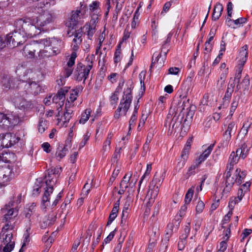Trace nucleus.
Listing matches in <instances>:
<instances>
[{
	"mask_svg": "<svg viewBox=\"0 0 252 252\" xmlns=\"http://www.w3.org/2000/svg\"><path fill=\"white\" fill-rule=\"evenodd\" d=\"M91 133L89 131H87L83 136V139L82 141L80 142L79 145V149H81L85 145L87 142L88 141L91 136Z\"/></svg>",
	"mask_w": 252,
	"mask_h": 252,
	"instance_id": "37998d69",
	"label": "nucleus"
},
{
	"mask_svg": "<svg viewBox=\"0 0 252 252\" xmlns=\"http://www.w3.org/2000/svg\"><path fill=\"white\" fill-rule=\"evenodd\" d=\"M100 5V2L96 0L93 1L89 5V11L91 19L98 20V17L101 15V13Z\"/></svg>",
	"mask_w": 252,
	"mask_h": 252,
	"instance_id": "f3484780",
	"label": "nucleus"
},
{
	"mask_svg": "<svg viewBox=\"0 0 252 252\" xmlns=\"http://www.w3.org/2000/svg\"><path fill=\"white\" fill-rule=\"evenodd\" d=\"M35 74L31 70H28L26 71L22 79V83L26 82L25 86L30 87L31 92L33 94H37L40 92L41 87L35 81H32L31 80L35 79Z\"/></svg>",
	"mask_w": 252,
	"mask_h": 252,
	"instance_id": "1a4fd4ad",
	"label": "nucleus"
},
{
	"mask_svg": "<svg viewBox=\"0 0 252 252\" xmlns=\"http://www.w3.org/2000/svg\"><path fill=\"white\" fill-rule=\"evenodd\" d=\"M202 222V220L200 218H196L194 220L193 222V228L197 232L200 228Z\"/></svg>",
	"mask_w": 252,
	"mask_h": 252,
	"instance_id": "c03bdc74",
	"label": "nucleus"
},
{
	"mask_svg": "<svg viewBox=\"0 0 252 252\" xmlns=\"http://www.w3.org/2000/svg\"><path fill=\"white\" fill-rule=\"evenodd\" d=\"M250 85V80L248 76H246L244 79L242 83L240 84H238L237 87L240 89L241 87V85L242 86V88L246 89Z\"/></svg>",
	"mask_w": 252,
	"mask_h": 252,
	"instance_id": "79ce46f5",
	"label": "nucleus"
},
{
	"mask_svg": "<svg viewBox=\"0 0 252 252\" xmlns=\"http://www.w3.org/2000/svg\"><path fill=\"white\" fill-rule=\"evenodd\" d=\"M224 126L226 129L223 133V138L227 144L231 139L232 133L236 131L237 126L235 122L232 121L229 122L227 124H224Z\"/></svg>",
	"mask_w": 252,
	"mask_h": 252,
	"instance_id": "dca6fc26",
	"label": "nucleus"
},
{
	"mask_svg": "<svg viewBox=\"0 0 252 252\" xmlns=\"http://www.w3.org/2000/svg\"><path fill=\"white\" fill-rule=\"evenodd\" d=\"M37 13V16H27L15 20L14 32L7 34L4 40L0 36V50L7 45L11 47L23 45L28 38L51 30L50 24L54 22L55 14L49 11H38Z\"/></svg>",
	"mask_w": 252,
	"mask_h": 252,
	"instance_id": "f257e3e1",
	"label": "nucleus"
},
{
	"mask_svg": "<svg viewBox=\"0 0 252 252\" xmlns=\"http://www.w3.org/2000/svg\"><path fill=\"white\" fill-rule=\"evenodd\" d=\"M10 137V141H10V143L11 146L18 143V141L20 140V138L18 136H17L15 134L11 133Z\"/></svg>",
	"mask_w": 252,
	"mask_h": 252,
	"instance_id": "bf43d9fd",
	"label": "nucleus"
},
{
	"mask_svg": "<svg viewBox=\"0 0 252 252\" xmlns=\"http://www.w3.org/2000/svg\"><path fill=\"white\" fill-rule=\"evenodd\" d=\"M131 89L130 87H127L125 89L124 94L120 100L119 105L115 112L114 117L118 119L121 116L126 115L132 101Z\"/></svg>",
	"mask_w": 252,
	"mask_h": 252,
	"instance_id": "0eeeda50",
	"label": "nucleus"
},
{
	"mask_svg": "<svg viewBox=\"0 0 252 252\" xmlns=\"http://www.w3.org/2000/svg\"><path fill=\"white\" fill-rule=\"evenodd\" d=\"M19 122L18 116L13 113L4 114L0 112V128L7 129Z\"/></svg>",
	"mask_w": 252,
	"mask_h": 252,
	"instance_id": "9d476101",
	"label": "nucleus"
},
{
	"mask_svg": "<svg viewBox=\"0 0 252 252\" xmlns=\"http://www.w3.org/2000/svg\"><path fill=\"white\" fill-rule=\"evenodd\" d=\"M132 173L131 172L127 173L123 178L120 184V188H122L123 192L125 191V189H126L129 186V182L132 176Z\"/></svg>",
	"mask_w": 252,
	"mask_h": 252,
	"instance_id": "bb28decb",
	"label": "nucleus"
},
{
	"mask_svg": "<svg viewBox=\"0 0 252 252\" xmlns=\"http://www.w3.org/2000/svg\"><path fill=\"white\" fill-rule=\"evenodd\" d=\"M92 67L91 64L85 65L82 63H78L74 72L77 80L85 81L87 78Z\"/></svg>",
	"mask_w": 252,
	"mask_h": 252,
	"instance_id": "ddd939ff",
	"label": "nucleus"
},
{
	"mask_svg": "<svg viewBox=\"0 0 252 252\" xmlns=\"http://www.w3.org/2000/svg\"><path fill=\"white\" fill-rule=\"evenodd\" d=\"M251 147V141H247L246 142L241 145L240 148L237 149V155H239L240 157H241L242 158L244 159L246 158Z\"/></svg>",
	"mask_w": 252,
	"mask_h": 252,
	"instance_id": "412c9836",
	"label": "nucleus"
},
{
	"mask_svg": "<svg viewBox=\"0 0 252 252\" xmlns=\"http://www.w3.org/2000/svg\"><path fill=\"white\" fill-rule=\"evenodd\" d=\"M205 207L204 203L202 201H199L196 207V213L200 214L204 210Z\"/></svg>",
	"mask_w": 252,
	"mask_h": 252,
	"instance_id": "6e6d98bb",
	"label": "nucleus"
},
{
	"mask_svg": "<svg viewBox=\"0 0 252 252\" xmlns=\"http://www.w3.org/2000/svg\"><path fill=\"white\" fill-rule=\"evenodd\" d=\"M39 49H40L38 53V57L39 58H48L56 55L55 52L53 51L51 47H50L49 46L43 45L42 48Z\"/></svg>",
	"mask_w": 252,
	"mask_h": 252,
	"instance_id": "b1692460",
	"label": "nucleus"
},
{
	"mask_svg": "<svg viewBox=\"0 0 252 252\" xmlns=\"http://www.w3.org/2000/svg\"><path fill=\"white\" fill-rule=\"evenodd\" d=\"M92 110L91 108H87L81 114V117L79 120V123L84 124L89 120L91 117V114ZM93 117V116H91Z\"/></svg>",
	"mask_w": 252,
	"mask_h": 252,
	"instance_id": "c85d7f7f",
	"label": "nucleus"
},
{
	"mask_svg": "<svg viewBox=\"0 0 252 252\" xmlns=\"http://www.w3.org/2000/svg\"><path fill=\"white\" fill-rule=\"evenodd\" d=\"M111 141L109 140H105L103 145L102 151L104 153L109 152L111 149Z\"/></svg>",
	"mask_w": 252,
	"mask_h": 252,
	"instance_id": "4d7b16f0",
	"label": "nucleus"
},
{
	"mask_svg": "<svg viewBox=\"0 0 252 252\" xmlns=\"http://www.w3.org/2000/svg\"><path fill=\"white\" fill-rule=\"evenodd\" d=\"M1 135H2V144L3 146V148H9L11 147L10 143V141H11V133H7L4 134H1Z\"/></svg>",
	"mask_w": 252,
	"mask_h": 252,
	"instance_id": "473e14b6",
	"label": "nucleus"
},
{
	"mask_svg": "<svg viewBox=\"0 0 252 252\" xmlns=\"http://www.w3.org/2000/svg\"><path fill=\"white\" fill-rule=\"evenodd\" d=\"M167 98V95L166 94L165 95L160 96L158 98V105L161 108L163 107V104L165 102Z\"/></svg>",
	"mask_w": 252,
	"mask_h": 252,
	"instance_id": "338daca9",
	"label": "nucleus"
},
{
	"mask_svg": "<svg viewBox=\"0 0 252 252\" xmlns=\"http://www.w3.org/2000/svg\"><path fill=\"white\" fill-rule=\"evenodd\" d=\"M71 141V140L67 139L64 144L58 143L54 155L57 160L61 161L67 155L68 149L70 147Z\"/></svg>",
	"mask_w": 252,
	"mask_h": 252,
	"instance_id": "4468645a",
	"label": "nucleus"
},
{
	"mask_svg": "<svg viewBox=\"0 0 252 252\" xmlns=\"http://www.w3.org/2000/svg\"><path fill=\"white\" fill-rule=\"evenodd\" d=\"M78 24L73 13H71V16L68 18L65 21L66 26L70 29H74Z\"/></svg>",
	"mask_w": 252,
	"mask_h": 252,
	"instance_id": "cd10ccee",
	"label": "nucleus"
},
{
	"mask_svg": "<svg viewBox=\"0 0 252 252\" xmlns=\"http://www.w3.org/2000/svg\"><path fill=\"white\" fill-rule=\"evenodd\" d=\"M61 171V168L55 167L49 169L45 173L44 182L40 183V179L37 180V182L41 184V185H36L34 187L33 193L38 194L42 188L44 190L41 202V209L44 211L50 205V195L53 191L54 186L57 182Z\"/></svg>",
	"mask_w": 252,
	"mask_h": 252,
	"instance_id": "f03ea898",
	"label": "nucleus"
},
{
	"mask_svg": "<svg viewBox=\"0 0 252 252\" xmlns=\"http://www.w3.org/2000/svg\"><path fill=\"white\" fill-rule=\"evenodd\" d=\"M246 173L245 171H241L240 169H237L234 173L232 175L230 169L225 172L224 175V187L222 190V195L227 194L231 190L235 183L240 185L242 181L245 178Z\"/></svg>",
	"mask_w": 252,
	"mask_h": 252,
	"instance_id": "423d86ee",
	"label": "nucleus"
},
{
	"mask_svg": "<svg viewBox=\"0 0 252 252\" xmlns=\"http://www.w3.org/2000/svg\"><path fill=\"white\" fill-rule=\"evenodd\" d=\"M248 56V46L247 45H244L240 50L239 55L237 58V67L238 68V73L236 74L235 80L237 81L238 83L240 81L241 78V72L247 60Z\"/></svg>",
	"mask_w": 252,
	"mask_h": 252,
	"instance_id": "9b49d317",
	"label": "nucleus"
},
{
	"mask_svg": "<svg viewBox=\"0 0 252 252\" xmlns=\"http://www.w3.org/2000/svg\"><path fill=\"white\" fill-rule=\"evenodd\" d=\"M122 59V52L119 51H115L114 56V62L117 64L120 63Z\"/></svg>",
	"mask_w": 252,
	"mask_h": 252,
	"instance_id": "de8ad7c7",
	"label": "nucleus"
},
{
	"mask_svg": "<svg viewBox=\"0 0 252 252\" xmlns=\"http://www.w3.org/2000/svg\"><path fill=\"white\" fill-rule=\"evenodd\" d=\"M233 11V4L231 2H229L227 3V18L230 17V18L232 17Z\"/></svg>",
	"mask_w": 252,
	"mask_h": 252,
	"instance_id": "680f3d73",
	"label": "nucleus"
},
{
	"mask_svg": "<svg viewBox=\"0 0 252 252\" xmlns=\"http://www.w3.org/2000/svg\"><path fill=\"white\" fill-rule=\"evenodd\" d=\"M181 122L178 120V116L175 115L173 117L168 114L167 116L165 122V126H168L169 128L171 127L172 128L177 127L180 125Z\"/></svg>",
	"mask_w": 252,
	"mask_h": 252,
	"instance_id": "4be33fe9",
	"label": "nucleus"
},
{
	"mask_svg": "<svg viewBox=\"0 0 252 252\" xmlns=\"http://www.w3.org/2000/svg\"><path fill=\"white\" fill-rule=\"evenodd\" d=\"M54 239L52 236H50L48 238L46 237H44L42 239V241L45 243V246L46 248L49 249L51 247V245L54 241Z\"/></svg>",
	"mask_w": 252,
	"mask_h": 252,
	"instance_id": "a19ab883",
	"label": "nucleus"
},
{
	"mask_svg": "<svg viewBox=\"0 0 252 252\" xmlns=\"http://www.w3.org/2000/svg\"><path fill=\"white\" fill-rule=\"evenodd\" d=\"M21 194L13 196L10 198L9 202L1 209L2 220L6 222V224H9L10 220L18 215L17 205L21 202Z\"/></svg>",
	"mask_w": 252,
	"mask_h": 252,
	"instance_id": "20e7f679",
	"label": "nucleus"
},
{
	"mask_svg": "<svg viewBox=\"0 0 252 252\" xmlns=\"http://www.w3.org/2000/svg\"><path fill=\"white\" fill-rule=\"evenodd\" d=\"M228 74V68L224 70L220 75L217 83V86L219 88H221L224 84L225 78Z\"/></svg>",
	"mask_w": 252,
	"mask_h": 252,
	"instance_id": "2f4dec72",
	"label": "nucleus"
},
{
	"mask_svg": "<svg viewBox=\"0 0 252 252\" xmlns=\"http://www.w3.org/2000/svg\"><path fill=\"white\" fill-rule=\"evenodd\" d=\"M77 57V54L75 52H72L69 58L68 61L67 63V65L68 67L72 66L75 63V60Z\"/></svg>",
	"mask_w": 252,
	"mask_h": 252,
	"instance_id": "ea45409f",
	"label": "nucleus"
},
{
	"mask_svg": "<svg viewBox=\"0 0 252 252\" xmlns=\"http://www.w3.org/2000/svg\"><path fill=\"white\" fill-rule=\"evenodd\" d=\"M209 72V68L208 65L203 64L198 71V74L200 76H204L206 73Z\"/></svg>",
	"mask_w": 252,
	"mask_h": 252,
	"instance_id": "49530a36",
	"label": "nucleus"
},
{
	"mask_svg": "<svg viewBox=\"0 0 252 252\" xmlns=\"http://www.w3.org/2000/svg\"><path fill=\"white\" fill-rule=\"evenodd\" d=\"M68 91L66 87H64L60 89L57 95H54L52 98V101L56 103H58L57 99L61 101L59 102V105L60 107L58 108V111L57 115L58 125L61 126H64L66 123H68L72 117L73 110L67 108V104H65V108L64 111L62 110L61 106L63 105L65 98V94Z\"/></svg>",
	"mask_w": 252,
	"mask_h": 252,
	"instance_id": "7ed1b4c3",
	"label": "nucleus"
},
{
	"mask_svg": "<svg viewBox=\"0 0 252 252\" xmlns=\"http://www.w3.org/2000/svg\"><path fill=\"white\" fill-rule=\"evenodd\" d=\"M29 105V102L25 99V98L23 99L21 102L18 104L16 107H18L21 109H25L28 107Z\"/></svg>",
	"mask_w": 252,
	"mask_h": 252,
	"instance_id": "0e129e2a",
	"label": "nucleus"
},
{
	"mask_svg": "<svg viewBox=\"0 0 252 252\" xmlns=\"http://www.w3.org/2000/svg\"><path fill=\"white\" fill-rule=\"evenodd\" d=\"M166 171L163 170L159 173L157 172L154 178L150 183L149 189L146 195V198L148 200V206H151L155 201L159 191V188L165 176Z\"/></svg>",
	"mask_w": 252,
	"mask_h": 252,
	"instance_id": "39448f33",
	"label": "nucleus"
},
{
	"mask_svg": "<svg viewBox=\"0 0 252 252\" xmlns=\"http://www.w3.org/2000/svg\"><path fill=\"white\" fill-rule=\"evenodd\" d=\"M14 79L9 77H4L1 81L2 86L4 89H9L11 87V84L13 82Z\"/></svg>",
	"mask_w": 252,
	"mask_h": 252,
	"instance_id": "72a5a7b5",
	"label": "nucleus"
},
{
	"mask_svg": "<svg viewBox=\"0 0 252 252\" xmlns=\"http://www.w3.org/2000/svg\"><path fill=\"white\" fill-rule=\"evenodd\" d=\"M40 42L42 47L43 45L49 46L53 51L55 52L56 55L60 53L63 43L61 40L56 38L42 39L40 40Z\"/></svg>",
	"mask_w": 252,
	"mask_h": 252,
	"instance_id": "f8f14e48",
	"label": "nucleus"
},
{
	"mask_svg": "<svg viewBox=\"0 0 252 252\" xmlns=\"http://www.w3.org/2000/svg\"><path fill=\"white\" fill-rule=\"evenodd\" d=\"M179 224V222L175 221V223L174 222V220H173L171 222H169L167 226L168 229L171 230L173 231H176L178 229V226Z\"/></svg>",
	"mask_w": 252,
	"mask_h": 252,
	"instance_id": "a18cd8bd",
	"label": "nucleus"
},
{
	"mask_svg": "<svg viewBox=\"0 0 252 252\" xmlns=\"http://www.w3.org/2000/svg\"><path fill=\"white\" fill-rule=\"evenodd\" d=\"M104 33V31L102 33L101 35L99 37V43L98 46L96 48V54H97L99 53V50L101 47L102 44L105 39V37L103 35Z\"/></svg>",
	"mask_w": 252,
	"mask_h": 252,
	"instance_id": "13d9d810",
	"label": "nucleus"
},
{
	"mask_svg": "<svg viewBox=\"0 0 252 252\" xmlns=\"http://www.w3.org/2000/svg\"><path fill=\"white\" fill-rule=\"evenodd\" d=\"M98 20L91 19L89 22L86 23L84 27L88 38L91 39L96 31V25Z\"/></svg>",
	"mask_w": 252,
	"mask_h": 252,
	"instance_id": "a211bd4d",
	"label": "nucleus"
},
{
	"mask_svg": "<svg viewBox=\"0 0 252 252\" xmlns=\"http://www.w3.org/2000/svg\"><path fill=\"white\" fill-rule=\"evenodd\" d=\"M41 148L46 153H50L52 151L51 145L48 142H44L41 145Z\"/></svg>",
	"mask_w": 252,
	"mask_h": 252,
	"instance_id": "864d4df0",
	"label": "nucleus"
},
{
	"mask_svg": "<svg viewBox=\"0 0 252 252\" xmlns=\"http://www.w3.org/2000/svg\"><path fill=\"white\" fill-rule=\"evenodd\" d=\"M72 13L78 23L83 22L84 19L87 17V15L86 14L84 11L77 10L76 11H72Z\"/></svg>",
	"mask_w": 252,
	"mask_h": 252,
	"instance_id": "c756f323",
	"label": "nucleus"
},
{
	"mask_svg": "<svg viewBox=\"0 0 252 252\" xmlns=\"http://www.w3.org/2000/svg\"><path fill=\"white\" fill-rule=\"evenodd\" d=\"M48 122L43 118H40L38 124L39 132L43 133L48 127Z\"/></svg>",
	"mask_w": 252,
	"mask_h": 252,
	"instance_id": "7c9ffc66",
	"label": "nucleus"
},
{
	"mask_svg": "<svg viewBox=\"0 0 252 252\" xmlns=\"http://www.w3.org/2000/svg\"><path fill=\"white\" fill-rule=\"evenodd\" d=\"M31 233V227L29 226L26 228V231L24 233V239L22 245V247L26 246V243L29 241V236Z\"/></svg>",
	"mask_w": 252,
	"mask_h": 252,
	"instance_id": "58836bf2",
	"label": "nucleus"
},
{
	"mask_svg": "<svg viewBox=\"0 0 252 252\" xmlns=\"http://www.w3.org/2000/svg\"><path fill=\"white\" fill-rule=\"evenodd\" d=\"M11 224H6L2 229V237H3V242L4 244L9 243L10 242H14L12 241V233L7 231L10 227Z\"/></svg>",
	"mask_w": 252,
	"mask_h": 252,
	"instance_id": "5701e85b",
	"label": "nucleus"
},
{
	"mask_svg": "<svg viewBox=\"0 0 252 252\" xmlns=\"http://www.w3.org/2000/svg\"><path fill=\"white\" fill-rule=\"evenodd\" d=\"M223 6L220 3H217L214 8L212 15V19L214 21L218 20L221 15L223 11Z\"/></svg>",
	"mask_w": 252,
	"mask_h": 252,
	"instance_id": "a878e982",
	"label": "nucleus"
},
{
	"mask_svg": "<svg viewBox=\"0 0 252 252\" xmlns=\"http://www.w3.org/2000/svg\"><path fill=\"white\" fill-rule=\"evenodd\" d=\"M240 158L239 155H237L236 152L235 153L232 152L229 158L230 166H233L235 164L237 163Z\"/></svg>",
	"mask_w": 252,
	"mask_h": 252,
	"instance_id": "f704fd0d",
	"label": "nucleus"
},
{
	"mask_svg": "<svg viewBox=\"0 0 252 252\" xmlns=\"http://www.w3.org/2000/svg\"><path fill=\"white\" fill-rule=\"evenodd\" d=\"M225 50V43L222 42L220 45V50L219 55L218 56V59H219V61H220L221 59L222 56L223 55V52Z\"/></svg>",
	"mask_w": 252,
	"mask_h": 252,
	"instance_id": "69168bd1",
	"label": "nucleus"
},
{
	"mask_svg": "<svg viewBox=\"0 0 252 252\" xmlns=\"http://www.w3.org/2000/svg\"><path fill=\"white\" fill-rule=\"evenodd\" d=\"M193 193H194V188H191L189 189V190H188V191L185 195V202L186 204H189L190 202V201L192 198V197H193Z\"/></svg>",
	"mask_w": 252,
	"mask_h": 252,
	"instance_id": "e433bc0d",
	"label": "nucleus"
},
{
	"mask_svg": "<svg viewBox=\"0 0 252 252\" xmlns=\"http://www.w3.org/2000/svg\"><path fill=\"white\" fill-rule=\"evenodd\" d=\"M10 157L11 155L10 153H2L1 155H0V161L8 162L10 161L9 158Z\"/></svg>",
	"mask_w": 252,
	"mask_h": 252,
	"instance_id": "09e8293b",
	"label": "nucleus"
},
{
	"mask_svg": "<svg viewBox=\"0 0 252 252\" xmlns=\"http://www.w3.org/2000/svg\"><path fill=\"white\" fill-rule=\"evenodd\" d=\"M189 151L190 149H189L188 147H184L181 155V158L187 160L188 158Z\"/></svg>",
	"mask_w": 252,
	"mask_h": 252,
	"instance_id": "5fc2aeb1",
	"label": "nucleus"
},
{
	"mask_svg": "<svg viewBox=\"0 0 252 252\" xmlns=\"http://www.w3.org/2000/svg\"><path fill=\"white\" fill-rule=\"evenodd\" d=\"M81 87H78L74 89L71 90L69 92V98H67V101L68 103L74 102L77 98L79 93H80L82 90Z\"/></svg>",
	"mask_w": 252,
	"mask_h": 252,
	"instance_id": "393cba45",
	"label": "nucleus"
},
{
	"mask_svg": "<svg viewBox=\"0 0 252 252\" xmlns=\"http://www.w3.org/2000/svg\"><path fill=\"white\" fill-rule=\"evenodd\" d=\"M180 71V69L177 67H172L168 69V74L177 75Z\"/></svg>",
	"mask_w": 252,
	"mask_h": 252,
	"instance_id": "e2e57ef3",
	"label": "nucleus"
},
{
	"mask_svg": "<svg viewBox=\"0 0 252 252\" xmlns=\"http://www.w3.org/2000/svg\"><path fill=\"white\" fill-rule=\"evenodd\" d=\"M239 101L236 99H234L231 103V107L230 109L229 114L227 117L226 119H231V117L233 115L234 111L237 108L238 105Z\"/></svg>",
	"mask_w": 252,
	"mask_h": 252,
	"instance_id": "c9c22d12",
	"label": "nucleus"
},
{
	"mask_svg": "<svg viewBox=\"0 0 252 252\" xmlns=\"http://www.w3.org/2000/svg\"><path fill=\"white\" fill-rule=\"evenodd\" d=\"M41 45L39 41H33L25 46L23 51V55L27 58L32 59L34 57V53L37 48H41Z\"/></svg>",
	"mask_w": 252,
	"mask_h": 252,
	"instance_id": "2eb2a0df",
	"label": "nucleus"
},
{
	"mask_svg": "<svg viewBox=\"0 0 252 252\" xmlns=\"http://www.w3.org/2000/svg\"><path fill=\"white\" fill-rule=\"evenodd\" d=\"M119 77V74L117 73H112L107 77L108 80L112 83L117 82Z\"/></svg>",
	"mask_w": 252,
	"mask_h": 252,
	"instance_id": "3c124183",
	"label": "nucleus"
},
{
	"mask_svg": "<svg viewBox=\"0 0 252 252\" xmlns=\"http://www.w3.org/2000/svg\"><path fill=\"white\" fill-rule=\"evenodd\" d=\"M227 247V244L226 241H222L220 243L218 246V252H224Z\"/></svg>",
	"mask_w": 252,
	"mask_h": 252,
	"instance_id": "8fccbe9b",
	"label": "nucleus"
},
{
	"mask_svg": "<svg viewBox=\"0 0 252 252\" xmlns=\"http://www.w3.org/2000/svg\"><path fill=\"white\" fill-rule=\"evenodd\" d=\"M115 234V230L111 232L108 236L104 240L103 244H106L109 243L114 238Z\"/></svg>",
	"mask_w": 252,
	"mask_h": 252,
	"instance_id": "052dcab7",
	"label": "nucleus"
},
{
	"mask_svg": "<svg viewBox=\"0 0 252 252\" xmlns=\"http://www.w3.org/2000/svg\"><path fill=\"white\" fill-rule=\"evenodd\" d=\"M73 35L74 36V38L77 39H82V32L81 30H78L77 31H75L73 33Z\"/></svg>",
	"mask_w": 252,
	"mask_h": 252,
	"instance_id": "774afa93",
	"label": "nucleus"
},
{
	"mask_svg": "<svg viewBox=\"0 0 252 252\" xmlns=\"http://www.w3.org/2000/svg\"><path fill=\"white\" fill-rule=\"evenodd\" d=\"M226 22L227 25L233 29L238 28L243 26V24L246 23L247 20L245 18L240 17L235 20L231 19L230 17L226 18Z\"/></svg>",
	"mask_w": 252,
	"mask_h": 252,
	"instance_id": "aec40b11",
	"label": "nucleus"
},
{
	"mask_svg": "<svg viewBox=\"0 0 252 252\" xmlns=\"http://www.w3.org/2000/svg\"><path fill=\"white\" fill-rule=\"evenodd\" d=\"M166 53H164V56L162 57L161 54L158 52H155L153 54L151 66L156 67H160L163 65Z\"/></svg>",
	"mask_w": 252,
	"mask_h": 252,
	"instance_id": "6ab92c4d",
	"label": "nucleus"
},
{
	"mask_svg": "<svg viewBox=\"0 0 252 252\" xmlns=\"http://www.w3.org/2000/svg\"><path fill=\"white\" fill-rule=\"evenodd\" d=\"M214 144L210 145L206 148H205L204 146H203L204 149L203 153L196 159L194 164L192 165L188 169L187 173L188 177L195 173V169L199 166V164L207 159L212 152Z\"/></svg>",
	"mask_w": 252,
	"mask_h": 252,
	"instance_id": "6e6552de",
	"label": "nucleus"
},
{
	"mask_svg": "<svg viewBox=\"0 0 252 252\" xmlns=\"http://www.w3.org/2000/svg\"><path fill=\"white\" fill-rule=\"evenodd\" d=\"M24 98V97L18 94H14L12 97H11V100L14 103L15 107H16Z\"/></svg>",
	"mask_w": 252,
	"mask_h": 252,
	"instance_id": "4c0bfd02",
	"label": "nucleus"
},
{
	"mask_svg": "<svg viewBox=\"0 0 252 252\" xmlns=\"http://www.w3.org/2000/svg\"><path fill=\"white\" fill-rule=\"evenodd\" d=\"M5 245L3 251L4 252H10L14 248V242H10L9 243L4 244Z\"/></svg>",
	"mask_w": 252,
	"mask_h": 252,
	"instance_id": "603ef678",
	"label": "nucleus"
}]
</instances>
